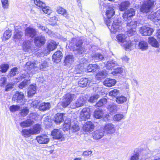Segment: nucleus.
Segmentation results:
<instances>
[{
    "label": "nucleus",
    "mask_w": 160,
    "mask_h": 160,
    "mask_svg": "<svg viewBox=\"0 0 160 160\" xmlns=\"http://www.w3.org/2000/svg\"><path fill=\"white\" fill-rule=\"evenodd\" d=\"M24 98V96L22 92L17 91L13 96L12 100L17 103L23 104L25 102Z\"/></svg>",
    "instance_id": "6"
},
{
    "label": "nucleus",
    "mask_w": 160,
    "mask_h": 160,
    "mask_svg": "<svg viewBox=\"0 0 160 160\" xmlns=\"http://www.w3.org/2000/svg\"><path fill=\"white\" fill-rule=\"evenodd\" d=\"M22 33L21 32H18V30H15L14 35L13 38L14 39H20L22 36Z\"/></svg>",
    "instance_id": "54"
},
{
    "label": "nucleus",
    "mask_w": 160,
    "mask_h": 160,
    "mask_svg": "<svg viewBox=\"0 0 160 160\" xmlns=\"http://www.w3.org/2000/svg\"><path fill=\"white\" fill-rule=\"evenodd\" d=\"M140 32L143 36L150 35L153 32V30L152 28L144 26L141 28Z\"/></svg>",
    "instance_id": "12"
},
{
    "label": "nucleus",
    "mask_w": 160,
    "mask_h": 160,
    "mask_svg": "<svg viewBox=\"0 0 160 160\" xmlns=\"http://www.w3.org/2000/svg\"><path fill=\"white\" fill-rule=\"evenodd\" d=\"M105 65L107 69L110 70L117 66L118 64L115 61L111 60L107 61L105 64Z\"/></svg>",
    "instance_id": "22"
},
{
    "label": "nucleus",
    "mask_w": 160,
    "mask_h": 160,
    "mask_svg": "<svg viewBox=\"0 0 160 160\" xmlns=\"http://www.w3.org/2000/svg\"><path fill=\"white\" fill-rule=\"evenodd\" d=\"M139 48L142 50H145L148 49V43L144 41H141L138 43Z\"/></svg>",
    "instance_id": "35"
},
{
    "label": "nucleus",
    "mask_w": 160,
    "mask_h": 160,
    "mask_svg": "<svg viewBox=\"0 0 160 160\" xmlns=\"http://www.w3.org/2000/svg\"><path fill=\"white\" fill-rule=\"evenodd\" d=\"M86 101L82 97L78 99L75 103V108H78L83 106L85 103Z\"/></svg>",
    "instance_id": "27"
},
{
    "label": "nucleus",
    "mask_w": 160,
    "mask_h": 160,
    "mask_svg": "<svg viewBox=\"0 0 160 160\" xmlns=\"http://www.w3.org/2000/svg\"><path fill=\"white\" fill-rule=\"evenodd\" d=\"M45 41V37L42 35H40L35 37L34 40L35 45L38 47L44 44Z\"/></svg>",
    "instance_id": "14"
},
{
    "label": "nucleus",
    "mask_w": 160,
    "mask_h": 160,
    "mask_svg": "<svg viewBox=\"0 0 160 160\" xmlns=\"http://www.w3.org/2000/svg\"><path fill=\"white\" fill-rule=\"evenodd\" d=\"M108 110L111 112H115L117 111V107L115 104L109 105L108 107Z\"/></svg>",
    "instance_id": "50"
},
{
    "label": "nucleus",
    "mask_w": 160,
    "mask_h": 160,
    "mask_svg": "<svg viewBox=\"0 0 160 160\" xmlns=\"http://www.w3.org/2000/svg\"><path fill=\"white\" fill-rule=\"evenodd\" d=\"M29 112V109L27 107H24L21 110L20 112V115L22 117L26 116Z\"/></svg>",
    "instance_id": "52"
},
{
    "label": "nucleus",
    "mask_w": 160,
    "mask_h": 160,
    "mask_svg": "<svg viewBox=\"0 0 160 160\" xmlns=\"http://www.w3.org/2000/svg\"><path fill=\"white\" fill-rule=\"evenodd\" d=\"M123 115L122 114H118L114 116L113 120L115 121H120L123 118Z\"/></svg>",
    "instance_id": "58"
},
{
    "label": "nucleus",
    "mask_w": 160,
    "mask_h": 160,
    "mask_svg": "<svg viewBox=\"0 0 160 160\" xmlns=\"http://www.w3.org/2000/svg\"><path fill=\"white\" fill-rule=\"evenodd\" d=\"M36 87L35 85H30L28 88V94L29 97L33 96L36 92Z\"/></svg>",
    "instance_id": "29"
},
{
    "label": "nucleus",
    "mask_w": 160,
    "mask_h": 160,
    "mask_svg": "<svg viewBox=\"0 0 160 160\" xmlns=\"http://www.w3.org/2000/svg\"><path fill=\"white\" fill-rule=\"evenodd\" d=\"M135 14V11L134 9L130 8L126 10L123 13L122 17L124 21H128L131 18V17Z\"/></svg>",
    "instance_id": "7"
},
{
    "label": "nucleus",
    "mask_w": 160,
    "mask_h": 160,
    "mask_svg": "<svg viewBox=\"0 0 160 160\" xmlns=\"http://www.w3.org/2000/svg\"><path fill=\"white\" fill-rule=\"evenodd\" d=\"M99 67L96 64H89L87 67V70L88 72H94L97 69H98Z\"/></svg>",
    "instance_id": "41"
},
{
    "label": "nucleus",
    "mask_w": 160,
    "mask_h": 160,
    "mask_svg": "<svg viewBox=\"0 0 160 160\" xmlns=\"http://www.w3.org/2000/svg\"><path fill=\"white\" fill-rule=\"evenodd\" d=\"M99 96L97 94H95L91 96L88 100V102L93 103L99 98Z\"/></svg>",
    "instance_id": "57"
},
{
    "label": "nucleus",
    "mask_w": 160,
    "mask_h": 160,
    "mask_svg": "<svg viewBox=\"0 0 160 160\" xmlns=\"http://www.w3.org/2000/svg\"><path fill=\"white\" fill-rule=\"evenodd\" d=\"M103 114L102 111V110L98 109L95 111L94 116L95 118L99 119L102 117Z\"/></svg>",
    "instance_id": "44"
},
{
    "label": "nucleus",
    "mask_w": 160,
    "mask_h": 160,
    "mask_svg": "<svg viewBox=\"0 0 160 160\" xmlns=\"http://www.w3.org/2000/svg\"><path fill=\"white\" fill-rule=\"evenodd\" d=\"M130 5V3L128 1H125L121 2L119 6L120 10L121 11L125 10L129 7Z\"/></svg>",
    "instance_id": "31"
},
{
    "label": "nucleus",
    "mask_w": 160,
    "mask_h": 160,
    "mask_svg": "<svg viewBox=\"0 0 160 160\" xmlns=\"http://www.w3.org/2000/svg\"><path fill=\"white\" fill-rule=\"evenodd\" d=\"M139 154L136 153L132 156L130 158V160H139ZM140 160H144L143 159Z\"/></svg>",
    "instance_id": "64"
},
{
    "label": "nucleus",
    "mask_w": 160,
    "mask_h": 160,
    "mask_svg": "<svg viewBox=\"0 0 160 160\" xmlns=\"http://www.w3.org/2000/svg\"><path fill=\"white\" fill-rule=\"evenodd\" d=\"M70 121L69 119L65 121L63 125V128L64 131H67L70 129Z\"/></svg>",
    "instance_id": "48"
},
{
    "label": "nucleus",
    "mask_w": 160,
    "mask_h": 160,
    "mask_svg": "<svg viewBox=\"0 0 160 160\" xmlns=\"http://www.w3.org/2000/svg\"><path fill=\"white\" fill-rule=\"evenodd\" d=\"M116 82V80L114 79L107 78L103 82V84L106 86L111 87L114 86Z\"/></svg>",
    "instance_id": "20"
},
{
    "label": "nucleus",
    "mask_w": 160,
    "mask_h": 160,
    "mask_svg": "<svg viewBox=\"0 0 160 160\" xmlns=\"http://www.w3.org/2000/svg\"><path fill=\"white\" fill-rule=\"evenodd\" d=\"M104 135V131L102 128L95 131L92 133L93 138L97 140L101 139Z\"/></svg>",
    "instance_id": "13"
},
{
    "label": "nucleus",
    "mask_w": 160,
    "mask_h": 160,
    "mask_svg": "<svg viewBox=\"0 0 160 160\" xmlns=\"http://www.w3.org/2000/svg\"><path fill=\"white\" fill-rule=\"evenodd\" d=\"M25 32L26 36L32 38H33L37 34V32L34 28L29 27L26 28Z\"/></svg>",
    "instance_id": "11"
},
{
    "label": "nucleus",
    "mask_w": 160,
    "mask_h": 160,
    "mask_svg": "<svg viewBox=\"0 0 160 160\" xmlns=\"http://www.w3.org/2000/svg\"><path fill=\"white\" fill-rule=\"evenodd\" d=\"M41 8L42 9V11L47 14L49 15L51 13H52V10L50 7L48 6H46L45 4V6L43 7H41Z\"/></svg>",
    "instance_id": "46"
},
{
    "label": "nucleus",
    "mask_w": 160,
    "mask_h": 160,
    "mask_svg": "<svg viewBox=\"0 0 160 160\" xmlns=\"http://www.w3.org/2000/svg\"><path fill=\"white\" fill-rule=\"evenodd\" d=\"M119 90L117 89H114L110 91L109 94V96L112 97H115L119 93Z\"/></svg>",
    "instance_id": "49"
},
{
    "label": "nucleus",
    "mask_w": 160,
    "mask_h": 160,
    "mask_svg": "<svg viewBox=\"0 0 160 160\" xmlns=\"http://www.w3.org/2000/svg\"><path fill=\"white\" fill-rule=\"evenodd\" d=\"M62 57V54L61 52L60 51H58L52 55V59L54 62L58 63L60 61Z\"/></svg>",
    "instance_id": "19"
},
{
    "label": "nucleus",
    "mask_w": 160,
    "mask_h": 160,
    "mask_svg": "<svg viewBox=\"0 0 160 160\" xmlns=\"http://www.w3.org/2000/svg\"><path fill=\"white\" fill-rule=\"evenodd\" d=\"M108 73L106 70L99 72L96 75V78L98 80L102 79L106 77Z\"/></svg>",
    "instance_id": "32"
},
{
    "label": "nucleus",
    "mask_w": 160,
    "mask_h": 160,
    "mask_svg": "<svg viewBox=\"0 0 160 160\" xmlns=\"http://www.w3.org/2000/svg\"><path fill=\"white\" fill-rule=\"evenodd\" d=\"M148 41L149 44L151 45L152 47L156 48L159 47V44L158 41L153 37H149Z\"/></svg>",
    "instance_id": "30"
},
{
    "label": "nucleus",
    "mask_w": 160,
    "mask_h": 160,
    "mask_svg": "<svg viewBox=\"0 0 160 160\" xmlns=\"http://www.w3.org/2000/svg\"><path fill=\"white\" fill-rule=\"evenodd\" d=\"M76 97L75 94L69 93L66 94L62 97L61 102L62 106L64 108L67 107Z\"/></svg>",
    "instance_id": "4"
},
{
    "label": "nucleus",
    "mask_w": 160,
    "mask_h": 160,
    "mask_svg": "<svg viewBox=\"0 0 160 160\" xmlns=\"http://www.w3.org/2000/svg\"><path fill=\"white\" fill-rule=\"evenodd\" d=\"M1 1L3 8L5 9H7L9 5L8 0H1Z\"/></svg>",
    "instance_id": "61"
},
{
    "label": "nucleus",
    "mask_w": 160,
    "mask_h": 160,
    "mask_svg": "<svg viewBox=\"0 0 160 160\" xmlns=\"http://www.w3.org/2000/svg\"><path fill=\"white\" fill-rule=\"evenodd\" d=\"M34 3L35 5L40 8L45 6V3L40 1V0H34Z\"/></svg>",
    "instance_id": "60"
},
{
    "label": "nucleus",
    "mask_w": 160,
    "mask_h": 160,
    "mask_svg": "<svg viewBox=\"0 0 160 160\" xmlns=\"http://www.w3.org/2000/svg\"><path fill=\"white\" fill-rule=\"evenodd\" d=\"M20 109V107L18 105H12L9 107L10 111L12 112H14L18 111Z\"/></svg>",
    "instance_id": "53"
},
{
    "label": "nucleus",
    "mask_w": 160,
    "mask_h": 160,
    "mask_svg": "<svg viewBox=\"0 0 160 160\" xmlns=\"http://www.w3.org/2000/svg\"><path fill=\"white\" fill-rule=\"evenodd\" d=\"M57 45L56 42L53 40L49 41L47 46L48 50L49 52L53 50L56 48Z\"/></svg>",
    "instance_id": "25"
},
{
    "label": "nucleus",
    "mask_w": 160,
    "mask_h": 160,
    "mask_svg": "<svg viewBox=\"0 0 160 160\" xmlns=\"http://www.w3.org/2000/svg\"><path fill=\"white\" fill-rule=\"evenodd\" d=\"M65 115L64 113H58L56 114L54 117V121L57 124H59L63 120V117Z\"/></svg>",
    "instance_id": "24"
},
{
    "label": "nucleus",
    "mask_w": 160,
    "mask_h": 160,
    "mask_svg": "<svg viewBox=\"0 0 160 160\" xmlns=\"http://www.w3.org/2000/svg\"><path fill=\"white\" fill-rule=\"evenodd\" d=\"M155 0H148L145 1L141 6L140 10L141 12L147 13L153 7Z\"/></svg>",
    "instance_id": "5"
},
{
    "label": "nucleus",
    "mask_w": 160,
    "mask_h": 160,
    "mask_svg": "<svg viewBox=\"0 0 160 160\" xmlns=\"http://www.w3.org/2000/svg\"><path fill=\"white\" fill-rule=\"evenodd\" d=\"M80 128L78 125L77 124L72 125L71 128V130L73 132H76L78 131Z\"/></svg>",
    "instance_id": "63"
},
{
    "label": "nucleus",
    "mask_w": 160,
    "mask_h": 160,
    "mask_svg": "<svg viewBox=\"0 0 160 160\" xmlns=\"http://www.w3.org/2000/svg\"><path fill=\"white\" fill-rule=\"evenodd\" d=\"M21 133L22 135L25 138L29 137L31 135H33L30 128L29 129H25L22 130Z\"/></svg>",
    "instance_id": "34"
},
{
    "label": "nucleus",
    "mask_w": 160,
    "mask_h": 160,
    "mask_svg": "<svg viewBox=\"0 0 160 160\" xmlns=\"http://www.w3.org/2000/svg\"><path fill=\"white\" fill-rule=\"evenodd\" d=\"M88 78H82L78 82V84L79 86L83 88L87 86L88 83Z\"/></svg>",
    "instance_id": "40"
},
{
    "label": "nucleus",
    "mask_w": 160,
    "mask_h": 160,
    "mask_svg": "<svg viewBox=\"0 0 160 160\" xmlns=\"http://www.w3.org/2000/svg\"><path fill=\"white\" fill-rule=\"evenodd\" d=\"M107 102V100L106 98H103L100 100L96 104V106L100 107L105 104Z\"/></svg>",
    "instance_id": "56"
},
{
    "label": "nucleus",
    "mask_w": 160,
    "mask_h": 160,
    "mask_svg": "<svg viewBox=\"0 0 160 160\" xmlns=\"http://www.w3.org/2000/svg\"><path fill=\"white\" fill-rule=\"evenodd\" d=\"M90 110L89 108H83L80 112V118L82 120H86L90 117Z\"/></svg>",
    "instance_id": "8"
},
{
    "label": "nucleus",
    "mask_w": 160,
    "mask_h": 160,
    "mask_svg": "<svg viewBox=\"0 0 160 160\" xmlns=\"http://www.w3.org/2000/svg\"><path fill=\"white\" fill-rule=\"evenodd\" d=\"M78 41L75 44L76 49L75 50V53L79 55L82 54L84 51V48L82 47V41L81 40H78Z\"/></svg>",
    "instance_id": "10"
},
{
    "label": "nucleus",
    "mask_w": 160,
    "mask_h": 160,
    "mask_svg": "<svg viewBox=\"0 0 160 160\" xmlns=\"http://www.w3.org/2000/svg\"><path fill=\"white\" fill-rule=\"evenodd\" d=\"M104 132L107 134H111L113 133L116 130V127L115 125L111 123L106 124L103 129Z\"/></svg>",
    "instance_id": "9"
},
{
    "label": "nucleus",
    "mask_w": 160,
    "mask_h": 160,
    "mask_svg": "<svg viewBox=\"0 0 160 160\" xmlns=\"http://www.w3.org/2000/svg\"><path fill=\"white\" fill-rule=\"evenodd\" d=\"M29 81L28 80H25L21 83L19 85V88H20L22 89L23 88L25 87L29 83Z\"/></svg>",
    "instance_id": "59"
},
{
    "label": "nucleus",
    "mask_w": 160,
    "mask_h": 160,
    "mask_svg": "<svg viewBox=\"0 0 160 160\" xmlns=\"http://www.w3.org/2000/svg\"><path fill=\"white\" fill-rule=\"evenodd\" d=\"M50 107L51 105L49 103L43 102L40 104L39 109L41 111H44L49 110Z\"/></svg>",
    "instance_id": "28"
},
{
    "label": "nucleus",
    "mask_w": 160,
    "mask_h": 160,
    "mask_svg": "<svg viewBox=\"0 0 160 160\" xmlns=\"http://www.w3.org/2000/svg\"><path fill=\"white\" fill-rule=\"evenodd\" d=\"M9 68V65L7 63H2L0 66V71L2 73L6 72Z\"/></svg>",
    "instance_id": "43"
},
{
    "label": "nucleus",
    "mask_w": 160,
    "mask_h": 160,
    "mask_svg": "<svg viewBox=\"0 0 160 160\" xmlns=\"http://www.w3.org/2000/svg\"><path fill=\"white\" fill-rule=\"evenodd\" d=\"M7 78L3 76H0V86L4 87L7 81Z\"/></svg>",
    "instance_id": "51"
},
{
    "label": "nucleus",
    "mask_w": 160,
    "mask_h": 160,
    "mask_svg": "<svg viewBox=\"0 0 160 160\" xmlns=\"http://www.w3.org/2000/svg\"><path fill=\"white\" fill-rule=\"evenodd\" d=\"M127 101V97L123 95L118 96L116 98V101L118 104H122Z\"/></svg>",
    "instance_id": "38"
},
{
    "label": "nucleus",
    "mask_w": 160,
    "mask_h": 160,
    "mask_svg": "<svg viewBox=\"0 0 160 160\" xmlns=\"http://www.w3.org/2000/svg\"><path fill=\"white\" fill-rule=\"evenodd\" d=\"M129 24L130 25L129 27L131 28H136L137 26V21L134 20L130 22H128L127 23V27H128V24Z\"/></svg>",
    "instance_id": "62"
},
{
    "label": "nucleus",
    "mask_w": 160,
    "mask_h": 160,
    "mask_svg": "<svg viewBox=\"0 0 160 160\" xmlns=\"http://www.w3.org/2000/svg\"><path fill=\"white\" fill-rule=\"evenodd\" d=\"M35 65L36 63L34 62H28L25 66V70H29L31 71H33V69H34L35 71H38V69L43 70L48 66V63L47 62L45 61L42 63L40 65V63H37V66H35Z\"/></svg>",
    "instance_id": "2"
},
{
    "label": "nucleus",
    "mask_w": 160,
    "mask_h": 160,
    "mask_svg": "<svg viewBox=\"0 0 160 160\" xmlns=\"http://www.w3.org/2000/svg\"><path fill=\"white\" fill-rule=\"evenodd\" d=\"M31 42L28 40L24 41L22 46V50L25 52H30L32 50L31 49Z\"/></svg>",
    "instance_id": "17"
},
{
    "label": "nucleus",
    "mask_w": 160,
    "mask_h": 160,
    "mask_svg": "<svg viewBox=\"0 0 160 160\" xmlns=\"http://www.w3.org/2000/svg\"><path fill=\"white\" fill-rule=\"evenodd\" d=\"M122 68L121 67H118L114 69L111 73L113 75H115L118 73H120L122 72Z\"/></svg>",
    "instance_id": "55"
},
{
    "label": "nucleus",
    "mask_w": 160,
    "mask_h": 160,
    "mask_svg": "<svg viewBox=\"0 0 160 160\" xmlns=\"http://www.w3.org/2000/svg\"><path fill=\"white\" fill-rule=\"evenodd\" d=\"M41 128L40 125L36 124L32 128H30L33 134H36L39 133L41 130Z\"/></svg>",
    "instance_id": "37"
},
{
    "label": "nucleus",
    "mask_w": 160,
    "mask_h": 160,
    "mask_svg": "<svg viewBox=\"0 0 160 160\" xmlns=\"http://www.w3.org/2000/svg\"><path fill=\"white\" fill-rule=\"evenodd\" d=\"M73 57L72 55H67L65 57L64 60L65 65L70 64L73 62Z\"/></svg>",
    "instance_id": "39"
},
{
    "label": "nucleus",
    "mask_w": 160,
    "mask_h": 160,
    "mask_svg": "<svg viewBox=\"0 0 160 160\" xmlns=\"http://www.w3.org/2000/svg\"><path fill=\"white\" fill-rule=\"evenodd\" d=\"M11 32L9 30H6L3 34V40H6L9 39L11 37Z\"/></svg>",
    "instance_id": "47"
},
{
    "label": "nucleus",
    "mask_w": 160,
    "mask_h": 160,
    "mask_svg": "<svg viewBox=\"0 0 160 160\" xmlns=\"http://www.w3.org/2000/svg\"><path fill=\"white\" fill-rule=\"evenodd\" d=\"M37 26L39 29H41L42 31H44L50 36H51L52 35V31L49 30L47 27L45 26H42L40 24H38Z\"/></svg>",
    "instance_id": "42"
},
{
    "label": "nucleus",
    "mask_w": 160,
    "mask_h": 160,
    "mask_svg": "<svg viewBox=\"0 0 160 160\" xmlns=\"http://www.w3.org/2000/svg\"><path fill=\"white\" fill-rule=\"evenodd\" d=\"M18 68L17 67H14L11 69L9 72L8 77H11L16 75L18 72Z\"/></svg>",
    "instance_id": "45"
},
{
    "label": "nucleus",
    "mask_w": 160,
    "mask_h": 160,
    "mask_svg": "<svg viewBox=\"0 0 160 160\" xmlns=\"http://www.w3.org/2000/svg\"><path fill=\"white\" fill-rule=\"evenodd\" d=\"M34 123L33 120L30 119H28L25 121H23L21 122L20 124V126L22 128H24L30 127Z\"/></svg>",
    "instance_id": "26"
},
{
    "label": "nucleus",
    "mask_w": 160,
    "mask_h": 160,
    "mask_svg": "<svg viewBox=\"0 0 160 160\" xmlns=\"http://www.w3.org/2000/svg\"><path fill=\"white\" fill-rule=\"evenodd\" d=\"M56 11L58 13L62 14L67 18H69V14L67 10L62 7H58L57 8Z\"/></svg>",
    "instance_id": "23"
},
{
    "label": "nucleus",
    "mask_w": 160,
    "mask_h": 160,
    "mask_svg": "<svg viewBox=\"0 0 160 160\" xmlns=\"http://www.w3.org/2000/svg\"><path fill=\"white\" fill-rule=\"evenodd\" d=\"M94 128L93 123L91 122H87L83 126V130L86 132L92 131Z\"/></svg>",
    "instance_id": "15"
},
{
    "label": "nucleus",
    "mask_w": 160,
    "mask_h": 160,
    "mask_svg": "<svg viewBox=\"0 0 160 160\" xmlns=\"http://www.w3.org/2000/svg\"><path fill=\"white\" fill-rule=\"evenodd\" d=\"M115 14V11L112 7H108L106 12L108 18L105 20V23L111 32L115 33L120 29V22L117 19L111 18Z\"/></svg>",
    "instance_id": "1"
},
{
    "label": "nucleus",
    "mask_w": 160,
    "mask_h": 160,
    "mask_svg": "<svg viewBox=\"0 0 160 160\" xmlns=\"http://www.w3.org/2000/svg\"><path fill=\"white\" fill-rule=\"evenodd\" d=\"M130 25L128 24L127 28L128 31H127V35L128 36H131L134 35L136 33V28H131L129 27Z\"/></svg>",
    "instance_id": "36"
},
{
    "label": "nucleus",
    "mask_w": 160,
    "mask_h": 160,
    "mask_svg": "<svg viewBox=\"0 0 160 160\" xmlns=\"http://www.w3.org/2000/svg\"><path fill=\"white\" fill-rule=\"evenodd\" d=\"M52 135L55 139H59L62 137L61 131L58 129H54L52 132Z\"/></svg>",
    "instance_id": "21"
},
{
    "label": "nucleus",
    "mask_w": 160,
    "mask_h": 160,
    "mask_svg": "<svg viewBox=\"0 0 160 160\" xmlns=\"http://www.w3.org/2000/svg\"><path fill=\"white\" fill-rule=\"evenodd\" d=\"M127 36L123 34H120L116 37L117 41L118 43L124 48L127 50L130 49L132 45V42L127 39Z\"/></svg>",
    "instance_id": "3"
},
{
    "label": "nucleus",
    "mask_w": 160,
    "mask_h": 160,
    "mask_svg": "<svg viewBox=\"0 0 160 160\" xmlns=\"http://www.w3.org/2000/svg\"><path fill=\"white\" fill-rule=\"evenodd\" d=\"M148 18L153 21H160V10L152 13L148 16Z\"/></svg>",
    "instance_id": "18"
},
{
    "label": "nucleus",
    "mask_w": 160,
    "mask_h": 160,
    "mask_svg": "<svg viewBox=\"0 0 160 160\" xmlns=\"http://www.w3.org/2000/svg\"><path fill=\"white\" fill-rule=\"evenodd\" d=\"M93 60L96 62L101 61L104 58V57L101 54L99 53H96L92 55Z\"/></svg>",
    "instance_id": "33"
},
{
    "label": "nucleus",
    "mask_w": 160,
    "mask_h": 160,
    "mask_svg": "<svg viewBox=\"0 0 160 160\" xmlns=\"http://www.w3.org/2000/svg\"><path fill=\"white\" fill-rule=\"evenodd\" d=\"M36 140L40 144H47L49 141V139L46 135H42L37 136Z\"/></svg>",
    "instance_id": "16"
}]
</instances>
